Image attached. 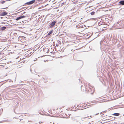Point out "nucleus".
I'll use <instances>...</instances> for the list:
<instances>
[{"instance_id": "nucleus-33", "label": "nucleus", "mask_w": 124, "mask_h": 124, "mask_svg": "<svg viewBox=\"0 0 124 124\" xmlns=\"http://www.w3.org/2000/svg\"><path fill=\"white\" fill-rule=\"evenodd\" d=\"M2 109V111H3V109L2 108V109Z\"/></svg>"}, {"instance_id": "nucleus-32", "label": "nucleus", "mask_w": 124, "mask_h": 124, "mask_svg": "<svg viewBox=\"0 0 124 124\" xmlns=\"http://www.w3.org/2000/svg\"><path fill=\"white\" fill-rule=\"evenodd\" d=\"M2 32V31H0V34H1V33Z\"/></svg>"}, {"instance_id": "nucleus-8", "label": "nucleus", "mask_w": 124, "mask_h": 124, "mask_svg": "<svg viewBox=\"0 0 124 124\" xmlns=\"http://www.w3.org/2000/svg\"><path fill=\"white\" fill-rule=\"evenodd\" d=\"M1 62H0V68H1V67H3L6 65V63L5 62L4 63H2Z\"/></svg>"}, {"instance_id": "nucleus-30", "label": "nucleus", "mask_w": 124, "mask_h": 124, "mask_svg": "<svg viewBox=\"0 0 124 124\" xmlns=\"http://www.w3.org/2000/svg\"><path fill=\"white\" fill-rule=\"evenodd\" d=\"M102 112H101V113H100V114H102Z\"/></svg>"}, {"instance_id": "nucleus-10", "label": "nucleus", "mask_w": 124, "mask_h": 124, "mask_svg": "<svg viewBox=\"0 0 124 124\" xmlns=\"http://www.w3.org/2000/svg\"><path fill=\"white\" fill-rule=\"evenodd\" d=\"M83 25H77L76 26V28H83Z\"/></svg>"}, {"instance_id": "nucleus-20", "label": "nucleus", "mask_w": 124, "mask_h": 124, "mask_svg": "<svg viewBox=\"0 0 124 124\" xmlns=\"http://www.w3.org/2000/svg\"><path fill=\"white\" fill-rule=\"evenodd\" d=\"M56 46H59V45L58 44H56Z\"/></svg>"}, {"instance_id": "nucleus-31", "label": "nucleus", "mask_w": 124, "mask_h": 124, "mask_svg": "<svg viewBox=\"0 0 124 124\" xmlns=\"http://www.w3.org/2000/svg\"><path fill=\"white\" fill-rule=\"evenodd\" d=\"M22 116V115H21L19 116V117H20V116Z\"/></svg>"}, {"instance_id": "nucleus-35", "label": "nucleus", "mask_w": 124, "mask_h": 124, "mask_svg": "<svg viewBox=\"0 0 124 124\" xmlns=\"http://www.w3.org/2000/svg\"><path fill=\"white\" fill-rule=\"evenodd\" d=\"M90 123V124H92L91 123Z\"/></svg>"}, {"instance_id": "nucleus-37", "label": "nucleus", "mask_w": 124, "mask_h": 124, "mask_svg": "<svg viewBox=\"0 0 124 124\" xmlns=\"http://www.w3.org/2000/svg\"><path fill=\"white\" fill-rule=\"evenodd\" d=\"M2 18V17H0V18Z\"/></svg>"}, {"instance_id": "nucleus-21", "label": "nucleus", "mask_w": 124, "mask_h": 124, "mask_svg": "<svg viewBox=\"0 0 124 124\" xmlns=\"http://www.w3.org/2000/svg\"><path fill=\"white\" fill-rule=\"evenodd\" d=\"M48 80V78H46V82H47V80Z\"/></svg>"}, {"instance_id": "nucleus-19", "label": "nucleus", "mask_w": 124, "mask_h": 124, "mask_svg": "<svg viewBox=\"0 0 124 124\" xmlns=\"http://www.w3.org/2000/svg\"><path fill=\"white\" fill-rule=\"evenodd\" d=\"M3 83L1 84V82H0V86L3 85Z\"/></svg>"}, {"instance_id": "nucleus-17", "label": "nucleus", "mask_w": 124, "mask_h": 124, "mask_svg": "<svg viewBox=\"0 0 124 124\" xmlns=\"http://www.w3.org/2000/svg\"><path fill=\"white\" fill-rule=\"evenodd\" d=\"M13 35L14 36H17V33H14Z\"/></svg>"}, {"instance_id": "nucleus-4", "label": "nucleus", "mask_w": 124, "mask_h": 124, "mask_svg": "<svg viewBox=\"0 0 124 124\" xmlns=\"http://www.w3.org/2000/svg\"><path fill=\"white\" fill-rule=\"evenodd\" d=\"M79 8V7L78 8V6H75L74 8L71 9V11L74 13Z\"/></svg>"}, {"instance_id": "nucleus-18", "label": "nucleus", "mask_w": 124, "mask_h": 124, "mask_svg": "<svg viewBox=\"0 0 124 124\" xmlns=\"http://www.w3.org/2000/svg\"><path fill=\"white\" fill-rule=\"evenodd\" d=\"M8 8L7 7H6V8H3V7H1V8H0V9H5V8Z\"/></svg>"}, {"instance_id": "nucleus-13", "label": "nucleus", "mask_w": 124, "mask_h": 124, "mask_svg": "<svg viewBox=\"0 0 124 124\" xmlns=\"http://www.w3.org/2000/svg\"><path fill=\"white\" fill-rule=\"evenodd\" d=\"M6 1L0 0V3L2 4H4L6 2Z\"/></svg>"}, {"instance_id": "nucleus-25", "label": "nucleus", "mask_w": 124, "mask_h": 124, "mask_svg": "<svg viewBox=\"0 0 124 124\" xmlns=\"http://www.w3.org/2000/svg\"><path fill=\"white\" fill-rule=\"evenodd\" d=\"M15 113H16V114H19V113H16V112H15Z\"/></svg>"}, {"instance_id": "nucleus-12", "label": "nucleus", "mask_w": 124, "mask_h": 124, "mask_svg": "<svg viewBox=\"0 0 124 124\" xmlns=\"http://www.w3.org/2000/svg\"><path fill=\"white\" fill-rule=\"evenodd\" d=\"M53 32V30H51V31H50L48 33V35H50Z\"/></svg>"}, {"instance_id": "nucleus-36", "label": "nucleus", "mask_w": 124, "mask_h": 124, "mask_svg": "<svg viewBox=\"0 0 124 124\" xmlns=\"http://www.w3.org/2000/svg\"><path fill=\"white\" fill-rule=\"evenodd\" d=\"M20 22V23H21V22Z\"/></svg>"}, {"instance_id": "nucleus-5", "label": "nucleus", "mask_w": 124, "mask_h": 124, "mask_svg": "<svg viewBox=\"0 0 124 124\" xmlns=\"http://www.w3.org/2000/svg\"><path fill=\"white\" fill-rule=\"evenodd\" d=\"M56 23V22L55 21H54L50 23L49 25V27L50 28L53 27L55 25Z\"/></svg>"}, {"instance_id": "nucleus-14", "label": "nucleus", "mask_w": 124, "mask_h": 124, "mask_svg": "<svg viewBox=\"0 0 124 124\" xmlns=\"http://www.w3.org/2000/svg\"><path fill=\"white\" fill-rule=\"evenodd\" d=\"M0 41H6L5 40H4L5 39H2L1 37L0 36Z\"/></svg>"}, {"instance_id": "nucleus-28", "label": "nucleus", "mask_w": 124, "mask_h": 124, "mask_svg": "<svg viewBox=\"0 0 124 124\" xmlns=\"http://www.w3.org/2000/svg\"><path fill=\"white\" fill-rule=\"evenodd\" d=\"M82 85H81V88H82Z\"/></svg>"}, {"instance_id": "nucleus-6", "label": "nucleus", "mask_w": 124, "mask_h": 124, "mask_svg": "<svg viewBox=\"0 0 124 124\" xmlns=\"http://www.w3.org/2000/svg\"><path fill=\"white\" fill-rule=\"evenodd\" d=\"M26 16H22L17 17L15 19V20L16 21H17L19 20L22 19L24 18Z\"/></svg>"}, {"instance_id": "nucleus-7", "label": "nucleus", "mask_w": 124, "mask_h": 124, "mask_svg": "<svg viewBox=\"0 0 124 124\" xmlns=\"http://www.w3.org/2000/svg\"><path fill=\"white\" fill-rule=\"evenodd\" d=\"M118 5H124V0L120 1L119 2Z\"/></svg>"}, {"instance_id": "nucleus-26", "label": "nucleus", "mask_w": 124, "mask_h": 124, "mask_svg": "<svg viewBox=\"0 0 124 124\" xmlns=\"http://www.w3.org/2000/svg\"><path fill=\"white\" fill-rule=\"evenodd\" d=\"M2 49V48H0V50H3L2 49Z\"/></svg>"}, {"instance_id": "nucleus-16", "label": "nucleus", "mask_w": 124, "mask_h": 124, "mask_svg": "<svg viewBox=\"0 0 124 124\" xmlns=\"http://www.w3.org/2000/svg\"><path fill=\"white\" fill-rule=\"evenodd\" d=\"M78 0H76L75 1H74V2H73V3L75 4L77 3V2H78Z\"/></svg>"}, {"instance_id": "nucleus-9", "label": "nucleus", "mask_w": 124, "mask_h": 124, "mask_svg": "<svg viewBox=\"0 0 124 124\" xmlns=\"http://www.w3.org/2000/svg\"><path fill=\"white\" fill-rule=\"evenodd\" d=\"M7 14V13L5 12H3L0 14V16H3L6 15Z\"/></svg>"}, {"instance_id": "nucleus-3", "label": "nucleus", "mask_w": 124, "mask_h": 124, "mask_svg": "<svg viewBox=\"0 0 124 124\" xmlns=\"http://www.w3.org/2000/svg\"><path fill=\"white\" fill-rule=\"evenodd\" d=\"M35 2V0H32L31 1H30L25 3L24 5H23V6L31 5L34 3V2Z\"/></svg>"}, {"instance_id": "nucleus-23", "label": "nucleus", "mask_w": 124, "mask_h": 124, "mask_svg": "<svg viewBox=\"0 0 124 124\" xmlns=\"http://www.w3.org/2000/svg\"><path fill=\"white\" fill-rule=\"evenodd\" d=\"M3 60H0V62H2V63H3L2 62V61Z\"/></svg>"}, {"instance_id": "nucleus-11", "label": "nucleus", "mask_w": 124, "mask_h": 124, "mask_svg": "<svg viewBox=\"0 0 124 124\" xmlns=\"http://www.w3.org/2000/svg\"><path fill=\"white\" fill-rule=\"evenodd\" d=\"M119 113H116L113 114V115L115 116H118L119 115Z\"/></svg>"}, {"instance_id": "nucleus-2", "label": "nucleus", "mask_w": 124, "mask_h": 124, "mask_svg": "<svg viewBox=\"0 0 124 124\" xmlns=\"http://www.w3.org/2000/svg\"><path fill=\"white\" fill-rule=\"evenodd\" d=\"M5 24L4 23H0V31H4L6 29L7 26L5 25Z\"/></svg>"}, {"instance_id": "nucleus-29", "label": "nucleus", "mask_w": 124, "mask_h": 124, "mask_svg": "<svg viewBox=\"0 0 124 124\" xmlns=\"http://www.w3.org/2000/svg\"><path fill=\"white\" fill-rule=\"evenodd\" d=\"M39 124H40V123H41V122H39Z\"/></svg>"}, {"instance_id": "nucleus-24", "label": "nucleus", "mask_w": 124, "mask_h": 124, "mask_svg": "<svg viewBox=\"0 0 124 124\" xmlns=\"http://www.w3.org/2000/svg\"><path fill=\"white\" fill-rule=\"evenodd\" d=\"M69 116H67L66 117H65V118H69Z\"/></svg>"}, {"instance_id": "nucleus-15", "label": "nucleus", "mask_w": 124, "mask_h": 124, "mask_svg": "<svg viewBox=\"0 0 124 124\" xmlns=\"http://www.w3.org/2000/svg\"><path fill=\"white\" fill-rule=\"evenodd\" d=\"M92 15H94V14H95V12L94 11H93L92 12H91L90 13Z\"/></svg>"}, {"instance_id": "nucleus-1", "label": "nucleus", "mask_w": 124, "mask_h": 124, "mask_svg": "<svg viewBox=\"0 0 124 124\" xmlns=\"http://www.w3.org/2000/svg\"><path fill=\"white\" fill-rule=\"evenodd\" d=\"M25 37L22 36H19L18 38V43H22L24 41L25 39Z\"/></svg>"}, {"instance_id": "nucleus-27", "label": "nucleus", "mask_w": 124, "mask_h": 124, "mask_svg": "<svg viewBox=\"0 0 124 124\" xmlns=\"http://www.w3.org/2000/svg\"><path fill=\"white\" fill-rule=\"evenodd\" d=\"M1 54H2V52L0 53V55H1Z\"/></svg>"}, {"instance_id": "nucleus-34", "label": "nucleus", "mask_w": 124, "mask_h": 124, "mask_svg": "<svg viewBox=\"0 0 124 124\" xmlns=\"http://www.w3.org/2000/svg\"><path fill=\"white\" fill-rule=\"evenodd\" d=\"M99 114V113H98L97 114H96V115H97V114Z\"/></svg>"}, {"instance_id": "nucleus-22", "label": "nucleus", "mask_w": 124, "mask_h": 124, "mask_svg": "<svg viewBox=\"0 0 124 124\" xmlns=\"http://www.w3.org/2000/svg\"><path fill=\"white\" fill-rule=\"evenodd\" d=\"M106 111H104L103 112H103V113H105V112H106Z\"/></svg>"}, {"instance_id": "nucleus-38", "label": "nucleus", "mask_w": 124, "mask_h": 124, "mask_svg": "<svg viewBox=\"0 0 124 124\" xmlns=\"http://www.w3.org/2000/svg\"><path fill=\"white\" fill-rule=\"evenodd\" d=\"M47 49H48V48H47Z\"/></svg>"}]
</instances>
